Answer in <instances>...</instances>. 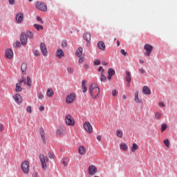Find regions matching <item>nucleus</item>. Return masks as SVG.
Returning a JSON list of instances; mask_svg holds the SVG:
<instances>
[{
    "instance_id": "60",
    "label": "nucleus",
    "mask_w": 177,
    "mask_h": 177,
    "mask_svg": "<svg viewBox=\"0 0 177 177\" xmlns=\"http://www.w3.org/2000/svg\"><path fill=\"white\" fill-rule=\"evenodd\" d=\"M103 70H104V69L102 66H100L98 68V71H101V73H103Z\"/></svg>"
},
{
    "instance_id": "3",
    "label": "nucleus",
    "mask_w": 177,
    "mask_h": 177,
    "mask_svg": "<svg viewBox=\"0 0 177 177\" xmlns=\"http://www.w3.org/2000/svg\"><path fill=\"white\" fill-rule=\"evenodd\" d=\"M21 168L24 174L28 175L30 173V162L27 160L24 161L21 165Z\"/></svg>"
},
{
    "instance_id": "53",
    "label": "nucleus",
    "mask_w": 177,
    "mask_h": 177,
    "mask_svg": "<svg viewBox=\"0 0 177 177\" xmlns=\"http://www.w3.org/2000/svg\"><path fill=\"white\" fill-rule=\"evenodd\" d=\"M37 21H40L41 24H44V21H42V19H41L39 17H37Z\"/></svg>"
},
{
    "instance_id": "6",
    "label": "nucleus",
    "mask_w": 177,
    "mask_h": 177,
    "mask_svg": "<svg viewBox=\"0 0 177 177\" xmlns=\"http://www.w3.org/2000/svg\"><path fill=\"white\" fill-rule=\"evenodd\" d=\"M88 172L90 176H93L97 174V168H96L95 165H91L88 167Z\"/></svg>"
},
{
    "instance_id": "5",
    "label": "nucleus",
    "mask_w": 177,
    "mask_h": 177,
    "mask_svg": "<svg viewBox=\"0 0 177 177\" xmlns=\"http://www.w3.org/2000/svg\"><path fill=\"white\" fill-rule=\"evenodd\" d=\"M39 160L41 164L42 169L44 171H46V162H49V158L48 157H46L44 156V154L39 155Z\"/></svg>"
},
{
    "instance_id": "29",
    "label": "nucleus",
    "mask_w": 177,
    "mask_h": 177,
    "mask_svg": "<svg viewBox=\"0 0 177 177\" xmlns=\"http://www.w3.org/2000/svg\"><path fill=\"white\" fill-rule=\"evenodd\" d=\"M15 91L16 92H21V91H23V88H21V85L20 84V83H17L16 84Z\"/></svg>"
},
{
    "instance_id": "9",
    "label": "nucleus",
    "mask_w": 177,
    "mask_h": 177,
    "mask_svg": "<svg viewBox=\"0 0 177 177\" xmlns=\"http://www.w3.org/2000/svg\"><path fill=\"white\" fill-rule=\"evenodd\" d=\"M74 100H75V94L71 93L70 95H67L66 98V102L67 104H71V103H74Z\"/></svg>"
},
{
    "instance_id": "12",
    "label": "nucleus",
    "mask_w": 177,
    "mask_h": 177,
    "mask_svg": "<svg viewBox=\"0 0 177 177\" xmlns=\"http://www.w3.org/2000/svg\"><path fill=\"white\" fill-rule=\"evenodd\" d=\"M20 41L21 45H26L27 44V35L25 32H22L20 37Z\"/></svg>"
},
{
    "instance_id": "48",
    "label": "nucleus",
    "mask_w": 177,
    "mask_h": 177,
    "mask_svg": "<svg viewBox=\"0 0 177 177\" xmlns=\"http://www.w3.org/2000/svg\"><path fill=\"white\" fill-rule=\"evenodd\" d=\"M95 66H99L100 64V60L96 59L94 61Z\"/></svg>"
},
{
    "instance_id": "11",
    "label": "nucleus",
    "mask_w": 177,
    "mask_h": 177,
    "mask_svg": "<svg viewBox=\"0 0 177 177\" xmlns=\"http://www.w3.org/2000/svg\"><path fill=\"white\" fill-rule=\"evenodd\" d=\"M16 21L18 23V24H21V23H23V20L24 19V15L23 13L19 12L16 15Z\"/></svg>"
},
{
    "instance_id": "8",
    "label": "nucleus",
    "mask_w": 177,
    "mask_h": 177,
    "mask_svg": "<svg viewBox=\"0 0 177 177\" xmlns=\"http://www.w3.org/2000/svg\"><path fill=\"white\" fill-rule=\"evenodd\" d=\"M83 127L88 133H92V132H93V128L89 122H86Z\"/></svg>"
},
{
    "instance_id": "21",
    "label": "nucleus",
    "mask_w": 177,
    "mask_h": 177,
    "mask_svg": "<svg viewBox=\"0 0 177 177\" xmlns=\"http://www.w3.org/2000/svg\"><path fill=\"white\" fill-rule=\"evenodd\" d=\"M82 89L83 93H85V92L88 91V88H86V81L85 80H82Z\"/></svg>"
},
{
    "instance_id": "45",
    "label": "nucleus",
    "mask_w": 177,
    "mask_h": 177,
    "mask_svg": "<svg viewBox=\"0 0 177 177\" xmlns=\"http://www.w3.org/2000/svg\"><path fill=\"white\" fill-rule=\"evenodd\" d=\"M80 57V59H79V63H80V64H82V63H84V60H85V57H84V56H82V57Z\"/></svg>"
},
{
    "instance_id": "25",
    "label": "nucleus",
    "mask_w": 177,
    "mask_h": 177,
    "mask_svg": "<svg viewBox=\"0 0 177 177\" xmlns=\"http://www.w3.org/2000/svg\"><path fill=\"white\" fill-rule=\"evenodd\" d=\"M21 70L24 74H26V71H27V64L22 63L21 66Z\"/></svg>"
},
{
    "instance_id": "24",
    "label": "nucleus",
    "mask_w": 177,
    "mask_h": 177,
    "mask_svg": "<svg viewBox=\"0 0 177 177\" xmlns=\"http://www.w3.org/2000/svg\"><path fill=\"white\" fill-rule=\"evenodd\" d=\"M135 102H136V103H142V100H139V91H137L135 93V98H134Z\"/></svg>"
},
{
    "instance_id": "4",
    "label": "nucleus",
    "mask_w": 177,
    "mask_h": 177,
    "mask_svg": "<svg viewBox=\"0 0 177 177\" xmlns=\"http://www.w3.org/2000/svg\"><path fill=\"white\" fill-rule=\"evenodd\" d=\"M35 8L41 12H46L48 10V6L42 1H37L36 3Z\"/></svg>"
},
{
    "instance_id": "61",
    "label": "nucleus",
    "mask_w": 177,
    "mask_h": 177,
    "mask_svg": "<svg viewBox=\"0 0 177 177\" xmlns=\"http://www.w3.org/2000/svg\"><path fill=\"white\" fill-rule=\"evenodd\" d=\"M140 74H144L145 70L143 68L140 69Z\"/></svg>"
},
{
    "instance_id": "15",
    "label": "nucleus",
    "mask_w": 177,
    "mask_h": 177,
    "mask_svg": "<svg viewBox=\"0 0 177 177\" xmlns=\"http://www.w3.org/2000/svg\"><path fill=\"white\" fill-rule=\"evenodd\" d=\"M64 135V129L63 127H59L56 131V136H63Z\"/></svg>"
},
{
    "instance_id": "44",
    "label": "nucleus",
    "mask_w": 177,
    "mask_h": 177,
    "mask_svg": "<svg viewBox=\"0 0 177 177\" xmlns=\"http://www.w3.org/2000/svg\"><path fill=\"white\" fill-rule=\"evenodd\" d=\"M167 124H162V127H161V132H164V131H165V129H167Z\"/></svg>"
},
{
    "instance_id": "22",
    "label": "nucleus",
    "mask_w": 177,
    "mask_h": 177,
    "mask_svg": "<svg viewBox=\"0 0 177 177\" xmlns=\"http://www.w3.org/2000/svg\"><path fill=\"white\" fill-rule=\"evenodd\" d=\"M126 74H127L126 81H127V82H129V84H131V81H132V77L131 76V72L127 71Z\"/></svg>"
},
{
    "instance_id": "41",
    "label": "nucleus",
    "mask_w": 177,
    "mask_h": 177,
    "mask_svg": "<svg viewBox=\"0 0 177 177\" xmlns=\"http://www.w3.org/2000/svg\"><path fill=\"white\" fill-rule=\"evenodd\" d=\"M37 96H38V99H39V100H42V99H44V94H42L41 92L39 93Z\"/></svg>"
},
{
    "instance_id": "32",
    "label": "nucleus",
    "mask_w": 177,
    "mask_h": 177,
    "mask_svg": "<svg viewBox=\"0 0 177 177\" xmlns=\"http://www.w3.org/2000/svg\"><path fill=\"white\" fill-rule=\"evenodd\" d=\"M106 80H107V78L104 75V70H102V73H101L100 81L103 82L106 81Z\"/></svg>"
},
{
    "instance_id": "14",
    "label": "nucleus",
    "mask_w": 177,
    "mask_h": 177,
    "mask_svg": "<svg viewBox=\"0 0 177 177\" xmlns=\"http://www.w3.org/2000/svg\"><path fill=\"white\" fill-rule=\"evenodd\" d=\"M14 100L18 104H20L21 102H23V100L21 99V95L20 94L17 93L13 96Z\"/></svg>"
},
{
    "instance_id": "54",
    "label": "nucleus",
    "mask_w": 177,
    "mask_h": 177,
    "mask_svg": "<svg viewBox=\"0 0 177 177\" xmlns=\"http://www.w3.org/2000/svg\"><path fill=\"white\" fill-rule=\"evenodd\" d=\"M39 111H44L45 110V106H40L39 107Z\"/></svg>"
},
{
    "instance_id": "18",
    "label": "nucleus",
    "mask_w": 177,
    "mask_h": 177,
    "mask_svg": "<svg viewBox=\"0 0 177 177\" xmlns=\"http://www.w3.org/2000/svg\"><path fill=\"white\" fill-rule=\"evenodd\" d=\"M56 56L59 59H62V57L64 56V53L63 52V50H62L61 48L58 49L56 52Z\"/></svg>"
},
{
    "instance_id": "50",
    "label": "nucleus",
    "mask_w": 177,
    "mask_h": 177,
    "mask_svg": "<svg viewBox=\"0 0 177 177\" xmlns=\"http://www.w3.org/2000/svg\"><path fill=\"white\" fill-rule=\"evenodd\" d=\"M34 55L35 56H39L41 54L39 53V51H38V50H35L34 51Z\"/></svg>"
},
{
    "instance_id": "58",
    "label": "nucleus",
    "mask_w": 177,
    "mask_h": 177,
    "mask_svg": "<svg viewBox=\"0 0 177 177\" xmlns=\"http://www.w3.org/2000/svg\"><path fill=\"white\" fill-rule=\"evenodd\" d=\"M97 140H98V142H100V140H102V136H97Z\"/></svg>"
},
{
    "instance_id": "39",
    "label": "nucleus",
    "mask_w": 177,
    "mask_h": 177,
    "mask_svg": "<svg viewBox=\"0 0 177 177\" xmlns=\"http://www.w3.org/2000/svg\"><path fill=\"white\" fill-rule=\"evenodd\" d=\"M31 77H30V76L27 77V86H31Z\"/></svg>"
},
{
    "instance_id": "46",
    "label": "nucleus",
    "mask_w": 177,
    "mask_h": 177,
    "mask_svg": "<svg viewBox=\"0 0 177 177\" xmlns=\"http://www.w3.org/2000/svg\"><path fill=\"white\" fill-rule=\"evenodd\" d=\"M48 156H49V158H51L53 160L55 159V153L52 152L48 153Z\"/></svg>"
},
{
    "instance_id": "31",
    "label": "nucleus",
    "mask_w": 177,
    "mask_h": 177,
    "mask_svg": "<svg viewBox=\"0 0 177 177\" xmlns=\"http://www.w3.org/2000/svg\"><path fill=\"white\" fill-rule=\"evenodd\" d=\"M120 149L126 151V150H128V145L125 143H122L120 145Z\"/></svg>"
},
{
    "instance_id": "7",
    "label": "nucleus",
    "mask_w": 177,
    "mask_h": 177,
    "mask_svg": "<svg viewBox=\"0 0 177 177\" xmlns=\"http://www.w3.org/2000/svg\"><path fill=\"white\" fill-rule=\"evenodd\" d=\"M144 49L145 50H146L145 55L146 56H151V52H153V46L150 44H145L144 46Z\"/></svg>"
},
{
    "instance_id": "43",
    "label": "nucleus",
    "mask_w": 177,
    "mask_h": 177,
    "mask_svg": "<svg viewBox=\"0 0 177 177\" xmlns=\"http://www.w3.org/2000/svg\"><path fill=\"white\" fill-rule=\"evenodd\" d=\"M62 48L67 47V41L66 40H64L62 41Z\"/></svg>"
},
{
    "instance_id": "28",
    "label": "nucleus",
    "mask_w": 177,
    "mask_h": 177,
    "mask_svg": "<svg viewBox=\"0 0 177 177\" xmlns=\"http://www.w3.org/2000/svg\"><path fill=\"white\" fill-rule=\"evenodd\" d=\"M40 136L41 138V140L45 142V131L44 130V129H40Z\"/></svg>"
},
{
    "instance_id": "36",
    "label": "nucleus",
    "mask_w": 177,
    "mask_h": 177,
    "mask_svg": "<svg viewBox=\"0 0 177 177\" xmlns=\"http://www.w3.org/2000/svg\"><path fill=\"white\" fill-rule=\"evenodd\" d=\"M26 35H27L28 38H32V37H34V34L30 30H28L26 32Z\"/></svg>"
},
{
    "instance_id": "34",
    "label": "nucleus",
    "mask_w": 177,
    "mask_h": 177,
    "mask_svg": "<svg viewBox=\"0 0 177 177\" xmlns=\"http://www.w3.org/2000/svg\"><path fill=\"white\" fill-rule=\"evenodd\" d=\"M108 74H109V75L113 76V75H114V74H115V71H114V69L109 68L108 70Z\"/></svg>"
},
{
    "instance_id": "37",
    "label": "nucleus",
    "mask_w": 177,
    "mask_h": 177,
    "mask_svg": "<svg viewBox=\"0 0 177 177\" xmlns=\"http://www.w3.org/2000/svg\"><path fill=\"white\" fill-rule=\"evenodd\" d=\"M163 142L166 147H169V145H171V143L169 142V140L166 139L163 141Z\"/></svg>"
},
{
    "instance_id": "57",
    "label": "nucleus",
    "mask_w": 177,
    "mask_h": 177,
    "mask_svg": "<svg viewBox=\"0 0 177 177\" xmlns=\"http://www.w3.org/2000/svg\"><path fill=\"white\" fill-rule=\"evenodd\" d=\"M32 177H38V174L37 172H33L32 174Z\"/></svg>"
},
{
    "instance_id": "56",
    "label": "nucleus",
    "mask_w": 177,
    "mask_h": 177,
    "mask_svg": "<svg viewBox=\"0 0 177 177\" xmlns=\"http://www.w3.org/2000/svg\"><path fill=\"white\" fill-rule=\"evenodd\" d=\"M83 67H84V68L85 70H88V68H89V65L85 64L83 66Z\"/></svg>"
},
{
    "instance_id": "42",
    "label": "nucleus",
    "mask_w": 177,
    "mask_h": 177,
    "mask_svg": "<svg viewBox=\"0 0 177 177\" xmlns=\"http://www.w3.org/2000/svg\"><path fill=\"white\" fill-rule=\"evenodd\" d=\"M67 71L69 74H73V73H74V69L71 67H68Z\"/></svg>"
},
{
    "instance_id": "35",
    "label": "nucleus",
    "mask_w": 177,
    "mask_h": 177,
    "mask_svg": "<svg viewBox=\"0 0 177 177\" xmlns=\"http://www.w3.org/2000/svg\"><path fill=\"white\" fill-rule=\"evenodd\" d=\"M19 84H24L26 85L27 84V82L26 81V78L24 77H22L19 80Z\"/></svg>"
},
{
    "instance_id": "64",
    "label": "nucleus",
    "mask_w": 177,
    "mask_h": 177,
    "mask_svg": "<svg viewBox=\"0 0 177 177\" xmlns=\"http://www.w3.org/2000/svg\"><path fill=\"white\" fill-rule=\"evenodd\" d=\"M111 77H113V76H111V75H109L108 80H111Z\"/></svg>"
},
{
    "instance_id": "40",
    "label": "nucleus",
    "mask_w": 177,
    "mask_h": 177,
    "mask_svg": "<svg viewBox=\"0 0 177 177\" xmlns=\"http://www.w3.org/2000/svg\"><path fill=\"white\" fill-rule=\"evenodd\" d=\"M155 117H156V120H160V118H161V113L157 112L155 114Z\"/></svg>"
},
{
    "instance_id": "55",
    "label": "nucleus",
    "mask_w": 177,
    "mask_h": 177,
    "mask_svg": "<svg viewBox=\"0 0 177 177\" xmlns=\"http://www.w3.org/2000/svg\"><path fill=\"white\" fill-rule=\"evenodd\" d=\"M3 131V124L0 123V133Z\"/></svg>"
},
{
    "instance_id": "47",
    "label": "nucleus",
    "mask_w": 177,
    "mask_h": 177,
    "mask_svg": "<svg viewBox=\"0 0 177 177\" xmlns=\"http://www.w3.org/2000/svg\"><path fill=\"white\" fill-rule=\"evenodd\" d=\"M26 111H27L28 113H30V114H31V113H32V108H31L30 106L27 107Z\"/></svg>"
},
{
    "instance_id": "63",
    "label": "nucleus",
    "mask_w": 177,
    "mask_h": 177,
    "mask_svg": "<svg viewBox=\"0 0 177 177\" xmlns=\"http://www.w3.org/2000/svg\"><path fill=\"white\" fill-rule=\"evenodd\" d=\"M139 62H140V64H143V63H145V61L142 59H140Z\"/></svg>"
},
{
    "instance_id": "27",
    "label": "nucleus",
    "mask_w": 177,
    "mask_h": 177,
    "mask_svg": "<svg viewBox=\"0 0 177 177\" xmlns=\"http://www.w3.org/2000/svg\"><path fill=\"white\" fill-rule=\"evenodd\" d=\"M138 149H139V146H138V144L137 143H133V145L131 147L132 153H135L136 151V150H138Z\"/></svg>"
},
{
    "instance_id": "30",
    "label": "nucleus",
    "mask_w": 177,
    "mask_h": 177,
    "mask_svg": "<svg viewBox=\"0 0 177 177\" xmlns=\"http://www.w3.org/2000/svg\"><path fill=\"white\" fill-rule=\"evenodd\" d=\"M33 26L35 27V28H36V30H37V31H41V30H44V26L39 24H35Z\"/></svg>"
},
{
    "instance_id": "52",
    "label": "nucleus",
    "mask_w": 177,
    "mask_h": 177,
    "mask_svg": "<svg viewBox=\"0 0 177 177\" xmlns=\"http://www.w3.org/2000/svg\"><path fill=\"white\" fill-rule=\"evenodd\" d=\"M8 2L10 5H15V3H16V1L15 0H8Z\"/></svg>"
},
{
    "instance_id": "26",
    "label": "nucleus",
    "mask_w": 177,
    "mask_h": 177,
    "mask_svg": "<svg viewBox=\"0 0 177 177\" xmlns=\"http://www.w3.org/2000/svg\"><path fill=\"white\" fill-rule=\"evenodd\" d=\"M82 50H83L82 47H80L77 50V51H76V56L77 57H81V56H82Z\"/></svg>"
},
{
    "instance_id": "10",
    "label": "nucleus",
    "mask_w": 177,
    "mask_h": 177,
    "mask_svg": "<svg viewBox=\"0 0 177 177\" xmlns=\"http://www.w3.org/2000/svg\"><path fill=\"white\" fill-rule=\"evenodd\" d=\"M40 49L41 50L43 56H48V50L46 49V46L45 43L40 44Z\"/></svg>"
},
{
    "instance_id": "19",
    "label": "nucleus",
    "mask_w": 177,
    "mask_h": 177,
    "mask_svg": "<svg viewBox=\"0 0 177 177\" xmlns=\"http://www.w3.org/2000/svg\"><path fill=\"white\" fill-rule=\"evenodd\" d=\"M142 92L145 95H150L151 93L150 88H149V86H145L143 87Z\"/></svg>"
},
{
    "instance_id": "62",
    "label": "nucleus",
    "mask_w": 177,
    "mask_h": 177,
    "mask_svg": "<svg viewBox=\"0 0 177 177\" xmlns=\"http://www.w3.org/2000/svg\"><path fill=\"white\" fill-rule=\"evenodd\" d=\"M16 46H20L19 41H16Z\"/></svg>"
},
{
    "instance_id": "2",
    "label": "nucleus",
    "mask_w": 177,
    "mask_h": 177,
    "mask_svg": "<svg viewBox=\"0 0 177 177\" xmlns=\"http://www.w3.org/2000/svg\"><path fill=\"white\" fill-rule=\"evenodd\" d=\"M65 121L66 125L68 127H74L75 125V120H74V118L70 114L66 115Z\"/></svg>"
},
{
    "instance_id": "59",
    "label": "nucleus",
    "mask_w": 177,
    "mask_h": 177,
    "mask_svg": "<svg viewBox=\"0 0 177 177\" xmlns=\"http://www.w3.org/2000/svg\"><path fill=\"white\" fill-rule=\"evenodd\" d=\"M159 106H160V107H165V104H164V102H160Z\"/></svg>"
},
{
    "instance_id": "33",
    "label": "nucleus",
    "mask_w": 177,
    "mask_h": 177,
    "mask_svg": "<svg viewBox=\"0 0 177 177\" xmlns=\"http://www.w3.org/2000/svg\"><path fill=\"white\" fill-rule=\"evenodd\" d=\"M62 164L64 167H67L68 165V159L67 158L62 159Z\"/></svg>"
},
{
    "instance_id": "20",
    "label": "nucleus",
    "mask_w": 177,
    "mask_h": 177,
    "mask_svg": "<svg viewBox=\"0 0 177 177\" xmlns=\"http://www.w3.org/2000/svg\"><path fill=\"white\" fill-rule=\"evenodd\" d=\"M78 151H79V154H80L81 156H84V154L86 153V149H85V147L80 146L79 147Z\"/></svg>"
},
{
    "instance_id": "49",
    "label": "nucleus",
    "mask_w": 177,
    "mask_h": 177,
    "mask_svg": "<svg viewBox=\"0 0 177 177\" xmlns=\"http://www.w3.org/2000/svg\"><path fill=\"white\" fill-rule=\"evenodd\" d=\"M120 52H121L122 55H123V56H127L128 55V53L125 52V50H124V49H122L120 50Z\"/></svg>"
},
{
    "instance_id": "1",
    "label": "nucleus",
    "mask_w": 177,
    "mask_h": 177,
    "mask_svg": "<svg viewBox=\"0 0 177 177\" xmlns=\"http://www.w3.org/2000/svg\"><path fill=\"white\" fill-rule=\"evenodd\" d=\"M89 92H90L91 97L93 99H97L100 93V88H99V86L97 84L94 83L90 86Z\"/></svg>"
},
{
    "instance_id": "17",
    "label": "nucleus",
    "mask_w": 177,
    "mask_h": 177,
    "mask_svg": "<svg viewBox=\"0 0 177 177\" xmlns=\"http://www.w3.org/2000/svg\"><path fill=\"white\" fill-rule=\"evenodd\" d=\"M83 38H84V39H85V41H86L87 42H91V33H90V32H86V33H84V35H83Z\"/></svg>"
},
{
    "instance_id": "16",
    "label": "nucleus",
    "mask_w": 177,
    "mask_h": 177,
    "mask_svg": "<svg viewBox=\"0 0 177 177\" xmlns=\"http://www.w3.org/2000/svg\"><path fill=\"white\" fill-rule=\"evenodd\" d=\"M97 46L98 49H100V50H106V44H104V42L102 41L97 43Z\"/></svg>"
},
{
    "instance_id": "38",
    "label": "nucleus",
    "mask_w": 177,
    "mask_h": 177,
    "mask_svg": "<svg viewBox=\"0 0 177 177\" xmlns=\"http://www.w3.org/2000/svg\"><path fill=\"white\" fill-rule=\"evenodd\" d=\"M116 135L118 138H122V131L121 130H118L116 131Z\"/></svg>"
},
{
    "instance_id": "51",
    "label": "nucleus",
    "mask_w": 177,
    "mask_h": 177,
    "mask_svg": "<svg viewBox=\"0 0 177 177\" xmlns=\"http://www.w3.org/2000/svg\"><path fill=\"white\" fill-rule=\"evenodd\" d=\"M118 93V92H117V90H113L112 91V95L113 96L115 97L117 96V94Z\"/></svg>"
},
{
    "instance_id": "23",
    "label": "nucleus",
    "mask_w": 177,
    "mask_h": 177,
    "mask_svg": "<svg viewBox=\"0 0 177 177\" xmlns=\"http://www.w3.org/2000/svg\"><path fill=\"white\" fill-rule=\"evenodd\" d=\"M53 89L48 88L46 91V95L48 96V97H53Z\"/></svg>"
},
{
    "instance_id": "13",
    "label": "nucleus",
    "mask_w": 177,
    "mask_h": 177,
    "mask_svg": "<svg viewBox=\"0 0 177 177\" xmlns=\"http://www.w3.org/2000/svg\"><path fill=\"white\" fill-rule=\"evenodd\" d=\"M6 57L7 59H13V50L10 48H8L6 50Z\"/></svg>"
}]
</instances>
